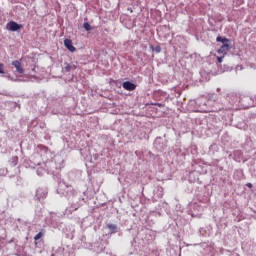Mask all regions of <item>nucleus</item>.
Returning a JSON list of instances; mask_svg holds the SVG:
<instances>
[{
    "label": "nucleus",
    "instance_id": "f257e3e1",
    "mask_svg": "<svg viewBox=\"0 0 256 256\" xmlns=\"http://www.w3.org/2000/svg\"><path fill=\"white\" fill-rule=\"evenodd\" d=\"M23 25L17 24L15 21H10L6 25V29L8 31H19V29H22Z\"/></svg>",
    "mask_w": 256,
    "mask_h": 256
},
{
    "label": "nucleus",
    "instance_id": "f03ea898",
    "mask_svg": "<svg viewBox=\"0 0 256 256\" xmlns=\"http://www.w3.org/2000/svg\"><path fill=\"white\" fill-rule=\"evenodd\" d=\"M122 87L126 91H135V89H137V85H135L133 82H129V81L123 82Z\"/></svg>",
    "mask_w": 256,
    "mask_h": 256
},
{
    "label": "nucleus",
    "instance_id": "7ed1b4c3",
    "mask_svg": "<svg viewBox=\"0 0 256 256\" xmlns=\"http://www.w3.org/2000/svg\"><path fill=\"white\" fill-rule=\"evenodd\" d=\"M64 45H65L66 49H68V51H70L71 53H75L76 48H75V46H73V41H71V39H65Z\"/></svg>",
    "mask_w": 256,
    "mask_h": 256
},
{
    "label": "nucleus",
    "instance_id": "20e7f679",
    "mask_svg": "<svg viewBox=\"0 0 256 256\" xmlns=\"http://www.w3.org/2000/svg\"><path fill=\"white\" fill-rule=\"evenodd\" d=\"M12 65L15 67L17 73H20L21 75L25 73V69H23V66L21 65V62L19 61H13Z\"/></svg>",
    "mask_w": 256,
    "mask_h": 256
},
{
    "label": "nucleus",
    "instance_id": "39448f33",
    "mask_svg": "<svg viewBox=\"0 0 256 256\" xmlns=\"http://www.w3.org/2000/svg\"><path fill=\"white\" fill-rule=\"evenodd\" d=\"M230 47H229V43L223 44L220 49H218L217 53H219V55L227 54V51H229Z\"/></svg>",
    "mask_w": 256,
    "mask_h": 256
},
{
    "label": "nucleus",
    "instance_id": "423d86ee",
    "mask_svg": "<svg viewBox=\"0 0 256 256\" xmlns=\"http://www.w3.org/2000/svg\"><path fill=\"white\" fill-rule=\"evenodd\" d=\"M75 69H77V65L65 63L64 71H66V73H69L70 71H75Z\"/></svg>",
    "mask_w": 256,
    "mask_h": 256
},
{
    "label": "nucleus",
    "instance_id": "0eeeda50",
    "mask_svg": "<svg viewBox=\"0 0 256 256\" xmlns=\"http://www.w3.org/2000/svg\"><path fill=\"white\" fill-rule=\"evenodd\" d=\"M216 41H217L218 43H223V45L229 43V39L223 38V37H221V36H218V37L216 38Z\"/></svg>",
    "mask_w": 256,
    "mask_h": 256
},
{
    "label": "nucleus",
    "instance_id": "6e6552de",
    "mask_svg": "<svg viewBox=\"0 0 256 256\" xmlns=\"http://www.w3.org/2000/svg\"><path fill=\"white\" fill-rule=\"evenodd\" d=\"M10 165H12V167H15V165H17V163L19 162V157L17 156H13L11 159H10Z\"/></svg>",
    "mask_w": 256,
    "mask_h": 256
},
{
    "label": "nucleus",
    "instance_id": "1a4fd4ad",
    "mask_svg": "<svg viewBox=\"0 0 256 256\" xmlns=\"http://www.w3.org/2000/svg\"><path fill=\"white\" fill-rule=\"evenodd\" d=\"M107 227L111 233H117V225L115 224H107Z\"/></svg>",
    "mask_w": 256,
    "mask_h": 256
},
{
    "label": "nucleus",
    "instance_id": "9d476101",
    "mask_svg": "<svg viewBox=\"0 0 256 256\" xmlns=\"http://www.w3.org/2000/svg\"><path fill=\"white\" fill-rule=\"evenodd\" d=\"M45 235V230H41L35 237L34 240L35 241H39V239H41V237H43Z\"/></svg>",
    "mask_w": 256,
    "mask_h": 256
},
{
    "label": "nucleus",
    "instance_id": "9b49d317",
    "mask_svg": "<svg viewBox=\"0 0 256 256\" xmlns=\"http://www.w3.org/2000/svg\"><path fill=\"white\" fill-rule=\"evenodd\" d=\"M83 27L85 29V31H91L93 28L91 27V24H89L88 22H85L83 24Z\"/></svg>",
    "mask_w": 256,
    "mask_h": 256
},
{
    "label": "nucleus",
    "instance_id": "f8f14e48",
    "mask_svg": "<svg viewBox=\"0 0 256 256\" xmlns=\"http://www.w3.org/2000/svg\"><path fill=\"white\" fill-rule=\"evenodd\" d=\"M5 73V65L0 63V74H4Z\"/></svg>",
    "mask_w": 256,
    "mask_h": 256
},
{
    "label": "nucleus",
    "instance_id": "ddd939ff",
    "mask_svg": "<svg viewBox=\"0 0 256 256\" xmlns=\"http://www.w3.org/2000/svg\"><path fill=\"white\" fill-rule=\"evenodd\" d=\"M223 57H224V56H222V57H217L218 63H223Z\"/></svg>",
    "mask_w": 256,
    "mask_h": 256
},
{
    "label": "nucleus",
    "instance_id": "4468645a",
    "mask_svg": "<svg viewBox=\"0 0 256 256\" xmlns=\"http://www.w3.org/2000/svg\"><path fill=\"white\" fill-rule=\"evenodd\" d=\"M155 51H156V53H161V47L157 46V47L155 48Z\"/></svg>",
    "mask_w": 256,
    "mask_h": 256
},
{
    "label": "nucleus",
    "instance_id": "2eb2a0df",
    "mask_svg": "<svg viewBox=\"0 0 256 256\" xmlns=\"http://www.w3.org/2000/svg\"><path fill=\"white\" fill-rule=\"evenodd\" d=\"M246 187H249V188L251 189V187H253V184L247 183V184H246Z\"/></svg>",
    "mask_w": 256,
    "mask_h": 256
}]
</instances>
